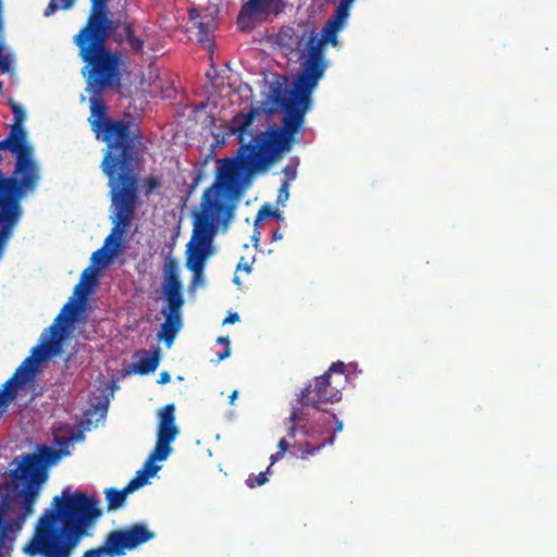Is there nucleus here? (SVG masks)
<instances>
[{"label": "nucleus", "mask_w": 557, "mask_h": 557, "mask_svg": "<svg viewBox=\"0 0 557 557\" xmlns=\"http://www.w3.org/2000/svg\"><path fill=\"white\" fill-rule=\"evenodd\" d=\"M260 109L251 107L234 115L228 133L239 143L235 159L220 160L215 180L202 194L198 211L193 213V234L188 246L211 247L219 226L226 230L232 223L236 201L243 191V174H253L267 169L282 156L271 151L253 138V122Z\"/></svg>", "instance_id": "nucleus-1"}, {"label": "nucleus", "mask_w": 557, "mask_h": 557, "mask_svg": "<svg viewBox=\"0 0 557 557\" xmlns=\"http://www.w3.org/2000/svg\"><path fill=\"white\" fill-rule=\"evenodd\" d=\"M101 513L94 496L64 490L37 521L34 537L24 550L30 556L71 557Z\"/></svg>", "instance_id": "nucleus-2"}, {"label": "nucleus", "mask_w": 557, "mask_h": 557, "mask_svg": "<svg viewBox=\"0 0 557 557\" xmlns=\"http://www.w3.org/2000/svg\"><path fill=\"white\" fill-rule=\"evenodd\" d=\"M324 42L311 30L307 40L308 55L300 63V72L293 83L287 97L281 95L280 88L274 89L273 99L282 112V125H270L253 138L271 151L283 156L290 151L297 134L304 131L305 116L312 107V92L326 70Z\"/></svg>", "instance_id": "nucleus-3"}, {"label": "nucleus", "mask_w": 557, "mask_h": 557, "mask_svg": "<svg viewBox=\"0 0 557 557\" xmlns=\"http://www.w3.org/2000/svg\"><path fill=\"white\" fill-rule=\"evenodd\" d=\"M82 73L87 84V91L91 95L90 116L88 122L96 138L107 145V151L101 162V169L108 177V184L127 178L138 184V177L135 173L137 158L143 145V135L137 123L125 120H112L108 117V109L101 95L107 89L119 88L122 77L119 76L116 84L107 85L99 88L95 85L92 78V65L85 64Z\"/></svg>", "instance_id": "nucleus-4"}, {"label": "nucleus", "mask_w": 557, "mask_h": 557, "mask_svg": "<svg viewBox=\"0 0 557 557\" xmlns=\"http://www.w3.org/2000/svg\"><path fill=\"white\" fill-rule=\"evenodd\" d=\"M110 38L119 46L127 45L135 54L144 53L146 37L138 33L136 20L124 8L111 16L102 29L92 32L76 45L82 61L92 65L90 77L99 88L116 84L119 76L122 77V54L107 47Z\"/></svg>", "instance_id": "nucleus-5"}, {"label": "nucleus", "mask_w": 557, "mask_h": 557, "mask_svg": "<svg viewBox=\"0 0 557 557\" xmlns=\"http://www.w3.org/2000/svg\"><path fill=\"white\" fill-rule=\"evenodd\" d=\"M8 103L13 113V123L9 134L0 140V195L22 199L26 191L36 188L40 169L23 126L26 112L12 99Z\"/></svg>", "instance_id": "nucleus-6"}, {"label": "nucleus", "mask_w": 557, "mask_h": 557, "mask_svg": "<svg viewBox=\"0 0 557 557\" xmlns=\"http://www.w3.org/2000/svg\"><path fill=\"white\" fill-rule=\"evenodd\" d=\"M81 306L75 302L73 297L64 305L61 312L54 319L46 332L50 338L42 341L32 349V356L27 357L15 370L13 375L7 380L0 388V409H4L17 396L16 388L23 387L30 381L36 372L38 364L50 356H58L62 351L64 335L60 324L62 322L72 323L75 321Z\"/></svg>", "instance_id": "nucleus-7"}, {"label": "nucleus", "mask_w": 557, "mask_h": 557, "mask_svg": "<svg viewBox=\"0 0 557 557\" xmlns=\"http://www.w3.org/2000/svg\"><path fill=\"white\" fill-rule=\"evenodd\" d=\"M121 180L113 185L108 184L111 200L109 218L112 227L103 246L91 255V261L102 268L122 251L123 236L132 226L137 207L140 205L138 184L124 177Z\"/></svg>", "instance_id": "nucleus-8"}, {"label": "nucleus", "mask_w": 557, "mask_h": 557, "mask_svg": "<svg viewBox=\"0 0 557 557\" xmlns=\"http://www.w3.org/2000/svg\"><path fill=\"white\" fill-rule=\"evenodd\" d=\"M154 533L143 523H134L125 529L108 533L102 546L87 549L82 557H116L125 555L144 543L152 540Z\"/></svg>", "instance_id": "nucleus-9"}, {"label": "nucleus", "mask_w": 557, "mask_h": 557, "mask_svg": "<svg viewBox=\"0 0 557 557\" xmlns=\"http://www.w3.org/2000/svg\"><path fill=\"white\" fill-rule=\"evenodd\" d=\"M300 399L319 410L323 404H335L342 399V386L330 377V373H323L300 391Z\"/></svg>", "instance_id": "nucleus-10"}, {"label": "nucleus", "mask_w": 557, "mask_h": 557, "mask_svg": "<svg viewBox=\"0 0 557 557\" xmlns=\"http://www.w3.org/2000/svg\"><path fill=\"white\" fill-rule=\"evenodd\" d=\"M283 0H248L239 11L237 26L242 30H250L255 27L256 17H265L270 14L277 15L283 11Z\"/></svg>", "instance_id": "nucleus-11"}, {"label": "nucleus", "mask_w": 557, "mask_h": 557, "mask_svg": "<svg viewBox=\"0 0 557 557\" xmlns=\"http://www.w3.org/2000/svg\"><path fill=\"white\" fill-rule=\"evenodd\" d=\"M21 200L0 195V258L22 215Z\"/></svg>", "instance_id": "nucleus-12"}, {"label": "nucleus", "mask_w": 557, "mask_h": 557, "mask_svg": "<svg viewBox=\"0 0 557 557\" xmlns=\"http://www.w3.org/2000/svg\"><path fill=\"white\" fill-rule=\"evenodd\" d=\"M165 302L162 310L165 321L161 324L158 337L163 339L168 347H171L183 326L182 308L184 300H165Z\"/></svg>", "instance_id": "nucleus-13"}, {"label": "nucleus", "mask_w": 557, "mask_h": 557, "mask_svg": "<svg viewBox=\"0 0 557 557\" xmlns=\"http://www.w3.org/2000/svg\"><path fill=\"white\" fill-rule=\"evenodd\" d=\"M91 3V8L89 11L88 18L86 24L82 27V29L74 36V44L77 45L85 37L90 35L92 32H97L102 29L104 25H107V21L113 16L108 10V1L109 0H89Z\"/></svg>", "instance_id": "nucleus-14"}, {"label": "nucleus", "mask_w": 557, "mask_h": 557, "mask_svg": "<svg viewBox=\"0 0 557 557\" xmlns=\"http://www.w3.org/2000/svg\"><path fill=\"white\" fill-rule=\"evenodd\" d=\"M175 406L174 404L165 405L159 412L157 444L171 447L178 435V428L175 424Z\"/></svg>", "instance_id": "nucleus-15"}, {"label": "nucleus", "mask_w": 557, "mask_h": 557, "mask_svg": "<svg viewBox=\"0 0 557 557\" xmlns=\"http://www.w3.org/2000/svg\"><path fill=\"white\" fill-rule=\"evenodd\" d=\"M176 260L168 258L164 262L163 296L165 300H184L183 286L178 277Z\"/></svg>", "instance_id": "nucleus-16"}, {"label": "nucleus", "mask_w": 557, "mask_h": 557, "mask_svg": "<svg viewBox=\"0 0 557 557\" xmlns=\"http://www.w3.org/2000/svg\"><path fill=\"white\" fill-rule=\"evenodd\" d=\"M144 485V476H135L122 490H116L114 487L106 490L107 509L111 511L123 507L127 495L134 493Z\"/></svg>", "instance_id": "nucleus-17"}, {"label": "nucleus", "mask_w": 557, "mask_h": 557, "mask_svg": "<svg viewBox=\"0 0 557 557\" xmlns=\"http://www.w3.org/2000/svg\"><path fill=\"white\" fill-rule=\"evenodd\" d=\"M171 451V447H165L156 443L153 450L149 454L144 463V468L137 471L136 476H144L145 484H147L148 479L154 476L160 470V466L156 465V462L164 461Z\"/></svg>", "instance_id": "nucleus-18"}, {"label": "nucleus", "mask_w": 557, "mask_h": 557, "mask_svg": "<svg viewBox=\"0 0 557 557\" xmlns=\"http://www.w3.org/2000/svg\"><path fill=\"white\" fill-rule=\"evenodd\" d=\"M332 418L335 420L336 423L333 434L318 445H312L308 442L299 444L297 446V451L294 453V456L300 459H307L309 456L319 453L326 445H333L335 442V433L341 432L343 430V421L338 420L335 413L332 414Z\"/></svg>", "instance_id": "nucleus-19"}, {"label": "nucleus", "mask_w": 557, "mask_h": 557, "mask_svg": "<svg viewBox=\"0 0 557 557\" xmlns=\"http://www.w3.org/2000/svg\"><path fill=\"white\" fill-rule=\"evenodd\" d=\"M210 252V248L203 246L187 245V267L189 270L198 273L205 265V260Z\"/></svg>", "instance_id": "nucleus-20"}, {"label": "nucleus", "mask_w": 557, "mask_h": 557, "mask_svg": "<svg viewBox=\"0 0 557 557\" xmlns=\"http://www.w3.org/2000/svg\"><path fill=\"white\" fill-rule=\"evenodd\" d=\"M159 366V352L154 351L153 354H149L145 351L143 356L135 363V371L141 375L149 374Z\"/></svg>", "instance_id": "nucleus-21"}, {"label": "nucleus", "mask_w": 557, "mask_h": 557, "mask_svg": "<svg viewBox=\"0 0 557 557\" xmlns=\"http://www.w3.org/2000/svg\"><path fill=\"white\" fill-rule=\"evenodd\" d=\"M96 272L92 271L91 268H87L84 270L81 276V282L75 286L74 293L76 295H79L81 298L84 300L86 295L89 293V288L96 285Z\"/></svg>", "instance_id": "nucleus-22"}, {"label": "nucleus", "mask_w": 557, "mask_h": 557, "mask_svg": "<svg viewBox=\"0 0 557 557\" xmlns=\"http://www.w3.org/2000/svg\"><path fill=\"white\" fill-rule=\"evenodd\" d=\"M308 407H311V404H304L300 399V393L297 395L296 404L293 405L290 414L288 417V421L290 423H301L306 421L309 416Z\"/></svg>", "instance_id": "nucleus-23"}, {"label": "nucleus", "mask_w": 557, "mask_h": 557, "mask_svg": "<svg viewBox=\"0 0 557 557\" xmlns=\"http://www.w3.org/2000/svg\"><path fill=\"white\" fill-rule=\"evenodd\" d=\"M351 3L352 2L349 0H341L335 9L334 15L331 18H329V21L333 22L334 24L341 27H344L345 22L349 15V9Z\"/></svg>", "instance_id": "nucleus-24"}, {"label": "nucleus", "mask_w": 557, "mask_h": 557, "mask_svg": "<svg viewBox=\"0 0 557 557\" xmlns=\"http://www.w3.org/2000/svg\"><path fill=\"white\" fill-rule=\"evenodd\" d=\"M343 27L334 24L331 21H326L325 25L322 28V35L320 39L324 44H331L332 46H336L338 44L337 34Z\"/></svg>", "instance_id": "nucleus-25"}, {"label": "nucleus", "mask_w": 557, "mask_h": 557, "mask_svg": "<svg viewBox=\"0 0 557 557\" xmlns=\"http://www.w3.org/2000/svg\"><path fill=\"white\" fill-rule=\"evenodd\" d=\"M196 29L195 37L198 42L205 44L211 40L212 29L208 23H196Z\"/></svg>", "instance_id": "nucleus-26"}, {"label": "nucleus", "mask_w": 557, "mask_h": 557, "mask_svg": "<svg viewBox=\"0 0 557 557\" xmlns=\"http://www.w3.org/2000/svg\"><path fill=\"white\" fill-rule=\"evenodd\" d=\"M281 213L277 210H274L271 205L265 203L261 206V208L258 211L257 219H256V225L259 223L260 220L265 218H280Z\"/></svg>", "instance_id": "nucleus-27"}, {"label": "nucleus", "mask_w": 557, "mask_h": 557, "mask_svg": "<svg viewBox=\"0 0 557 557\" xmlns=\"http://www.w3.org/2000/svg\"><path fill=\"white\" fill-rule=\"evenodd\" d=\"M325 373H330V377L333 379V375L336 374L338 376V383L341 384L345 379H343L345 373V363L342 361L333 362L329 370Z\"/></svg>", "instance_id": "nucleus-28"}, {"label": "nucleus", "mask_w": 557, "mask_h": 557, "mask_svg": "<svg viewBox=\"0 0 557 557\" xmlns=\"http://www.w3.org/2000/svg\"><path fill=\"white\" fill-rule=\"evenodd\" d=\"M269 471H270V467H268L267 471L260 472V473H259L258 475H256V476L250 475V476L246 480L247 485H248L250 488H253V487H257V486H261V485H263V484L268 481L267 473H268Z\"/></svg>", "instance_id": "nucleus-29"}, {"label": "nucleus", "mask_w": 557, "mask_h": 557, "mask_svg": "<svg viewBox=\"0 0 557 557\" xmlns=\"http://www.w3.org/2000/svg\"><path fill=\"white\" fill-rule=\"evenodd\" d=\"M298 428L300 429V431L304 435H306V436L312 435L311 429L308 428L307 425H301L299 423H292V425L288 428V431H287V435L289 438H295Z\"/></svg>", "instance_id": "nucleus-30"}, {"label": "nucleus", "mask_w": 557, "mask_h": 557, "mask_svg": "<svg viewBox=\"0 0 557 557\" xmlns=\"http://www.w3.org/2000/svg\"><path fill=\"white\" fill-rule=\"evenodd\" d=\"M160 186V181L156 176H148L145 181L146 195H150L156 188Z\"/></svg>", "instance_id": "nucleus-31"}, {"label": "nucleus", "mask_w": 557, "mask_h": 557, "mask_svg": "<svg viewBox=\"0 0 557 557\" xmlns=\"http://www.w3.org/2000/svg\"><path fill=\"white\" fill-rule=\"evenodd\" d=\"M288 187H289V184H288V181L286 180V181L283 182V184H282V186H281V188L278 190L277 198H278L280 201H285V200L288 199V196H289Z\"/></svg>", "instance_id": "nucleus-32"}, {"label": "nucleus", "mask_w": 557, "mask_h": 557, "mask_svg": "<svg viewBox=\"0 0 557 557\" xmlns=\"http://www.w3.org/2000/svg\"><path fill=\"white\" fill-rule=\"evenodd\" d=\"M59 9V5L57 3V0H50L48 7L45 9L44 15L50 16L54 14Z\"/></svg>", "instance_id": "nucleus-33"}, {"label": "nucleus", "mask_w": 557, "mask_h": 557, "mask_svg": "<svg viewBox=\"0 0 557 557\" xmlns=\"http://www.w3.org/2000/svg\"><path fill=\"white\" fill-rule=\"evenodd\" d=\"M237 271H245L247 273H250L251 272V263H249L248 261L245 260L244 257L240 258L238 264H237V268H236Z\"/></svg>", "instance_id": "nucleus-34"}, {"label": "nucleus", "mask_w": 557, "mask_h": 557, "mask_svg": "<svg viewBox=\"0 0 557 557\" xmlns=\"http://www.w3.org/2000/svg\"><path fill=\"white\" fill-rule=\"evenodd\" d=\"M239 321V314L237 312L230 313L224 320L223 324H233Z\"/></svg>", "instance_id": "nucleus-35"}, {"label": "nucleus", "mask_w": 557, "mask_h": 557, "mask_svg": "<svg viewBox=\"0 0 557 557\" xmlns=\"http://www.w3.org/2000/svg\"><path fill=\"white\" fill-rule=\"evenodd\" d=\"M231 355V347H225L223 351L218 352L216 355V362H220L226 358H228Z\"/></svg>", "instance_id": "nucleus-36"}, {"label": "nucleus", "mask_w": 557, "mask_h": 557, "mask_svg": "<svg viewBox=\"0 0 557 557\" xmlns=\"http://www.w3.org/2000/svg\"><path fill=\"white\" fill-rule=\"evenodd\" d=\"M289 447L290 444L288 443V441L286 438H281V441L278 442V451L285 455Z\"/></svg>", "instance_id": "nucleus-37"}, {"label": "nucleus", "mask_w": 557, "mask_h": 557, "mask_svg": "<svg viewBox=\"0 0 557 557\" xmlns=\"http://www.w3.org/2000/svg\"><path fill=\"white\" fill-rule=\"evenodd\" d=\"M170 381H171V375L169 372L163 371L162 373H160V379L158 380L159 384H166Z\"/></svg>", "instance_id": "nucleus-38"}, {"label": "nucleus", "mask_w": 557, "mask_h": 557, "mask_svg": "<svg viewBox=\"0 0 557 557\" xmlns=\"http://www.w3.org/2000/svg\"><path fill=\"white\" fill-rule=\"evenodd\" d=\"M284 173L286 174L287 176V181L288 180H294L295 176H296V170L289 165H287L285 169H284Z\"/></svg>", "instance_id": "nucleus-39"}, {"label": "nucleus", "mask_w": 557, "mask_h": 557, "mask_svg": "<svg viewBox=\"0 0 557 557\" xmlns=\"http://www.w3.org/2000/svg\"><path fill=\"white\" fill-rule=\"evenodd\" d=\"M284 454L281 453V451H276L275 454L271 455L270 457V460H271V463H270V468L272 467L273 463H275L277 460H280L281 458H283Z\"/></svg>", "instance_id": "nucleus-40"}, {"label": "nucleus", "mask_w": 557, "mask_h": 557, "mask_svg": "<svg viewBox=\"0 0 557 557\" xmlns=\"http://www.w3.org/2000/svg\"><path fill=\"white\" fill-rule=\"evenodd\" d=\"M75 3V0H62L61 9L67 10Z\"/></svg>", "instance_id": "nucleus-41"}, {"label": "nucleus", "mask_w": 557, "mask_h": 557, "mask_svg": "<svg viewBox=\"0 0 557 557\" xmlns=\"http://www.w3.org/2000/svg\"><path fill=\"white\" fill-rule=\"evenodd\" d=\"M75 3V0H62L61 9L67 10Z\"/></svg>", "instance_id": "nucleus-42"}, {"label": "nucleus", "mask_w": 557, "mask_h": 557, "mask_svg": "<svg viewBox=\"0 0 557 557\" xmlns=\"http://www.w3.org/2000/svg\"><path fill=\"white\" fill-rule=\"evenodd\" d=\"M0 70L3 73L9 71V62L5 59H3L2 57L0 58Z\"/></svg>", "instance_id": "nucleus-43"}, {"label": "nucleus", "mask_w": 557, "mask_h": 557, "mask_svg": "<svg viewBox=\"0 0 557 557\" xmlns=\"http://www.w3.org/2000/svg\"><path fill=\"white\" fill-rule=\"evenodd\" d=\"M283 238V234L280 232V230H275L272 234V240L278 242Z\"/></svg>", "instance_id": "nucleus-44"}, {"label": "nucleus", "mask_w": 557, "mask_h": 557, "mask_svg": "<svg viewBox=\"0 0 557 557\" xmlns=\"http://www.w3.org/2000/svg\"><path fill=\"white\" fill-rule=\"evenodd\" d=\"M218 343L223 344L225 347H230V339L227 336L218 337Z\"/></svg>", "instance_id": "nucleus-45"}, {"label": "nucleus", "mask_w": 557, "mask_h": 557, "mask_svg": "<svg viewBox=\"0 0 557 557\" xmlns=\"http://www.w3.org/2000/svg\"><path fill=\"white\" fill-rule=\"evenodd\" d=\"M200 180H201V173H197L193 180V185H191L193 189L199 184Z\"/></svg>", "instance_id": "nucleus-46"}, {"label": "nucleus", "mask_w": 557, "mask_h": 557, "mask_svg": "<svg viewBox=\"0 0 557 557\" xmlns=\"http://www.w3.org/2000/svg\"><path fill=\"white\" fill-rule=\"evenodd\" d=\"M259 237H260V232L255 230L253 232V235L251 237L252 242L255 243L253 245L257 246L258 243H259Z\"/></svg>", "instance_id": "nucleus-47"}, {"label": "nucleus", "mask_w": 557, "mask_h": 557, "mask_svg": "<svg viewBox=\"0 0 557 557\" xmlns=\"http://www.w3.org/2000/svg\"><path fill=\"white\" fill-rule=\"evenodd\" d=\"M238 395L237 391H233V393L230 395V403L233 404Z\"/></svg>", "instance_id": "nucleus-48"}, {"label": "nucleus", "mask_w": 557, "mask_h": 557, "mask_svg": "<svg viewBox=\"0 0 557 557\" xmlns=\"http://www.w3.org/2000/svg\"><path fill=\"white\" fill-rule=\"evenodd\" d=\"M189 14H190V17H191V18H195L196 10H195V9H193V10L190 11V13H189Z\"/></svg>", "instance_id": "nucleus-49"}, {"label": "nucleus", "mask_w": 557, "mask_h": 557, "mask_svg": "<svg viewBox=\"0 0 557 557\" xmlns=\"http://www.w3.org/2000/svg\"><path fill=\"white\" fill-rule=\"evenodd\" d=\"M2 49H3V46H2V44L0 42V58L2 57Z\"/></svg>", "instance_id": "nucleus-50"}, {"label": "nucleus", "mask_w": 557, "mask_h": 557, "mask_svg": "<svg viewBox=\"0 0 557 557\" xmlns=\"http://www.w3.org/2000/svg\"><path fill=\"white\" fill-rule=\"evenodd\" d=\"M234 282H235L236 284H239V278L236 276V277L234 278Z\"/></svg>", "instance_id": "nucleus-51"}, {"label": "nucleus", "mask_w": 557, "mask_h": 557, "mask_svg": "<svg viewBox=\"0 0 557 557\" xmlns=\"http://www.w3.org/2000/svg\"><path fill=\"white\" fill-rule=\"evenodd\" d=\"M2 85H3V83L0 81V89H2Z\"/></svg>", "instance_id": "nucleus-52"}]
</instances>
